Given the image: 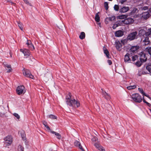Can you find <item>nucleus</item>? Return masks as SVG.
<instances>
[{
	"label": "nucleus",
	"mask_w": 151,
	"mask_h": 151,
	"mask_svg": "<svg viewBox=\"0 0 151 151\" xmlns=\"http://www.w3.org/2000/svg\"><path fill=\"white\" fill-rule=\"evenodd\" d=\"M95 20L97 22H99L100 21V18L98 14V13H97L96 14L95 17Z\"/></svg>",
	"instance_id": "obj_25"
},
{
	"label": "nucleus",
	"mask_w": 151,
	"mask_h": 151,
	"mask_svg": "<svg viewBox=\"0 0 151 151\" xmlns=\"http://www.w3.org/2000/svg\"><path fill=\"white\" fill-rule=\"evenodd\" d=\"M103 50L104 51V53L105 54L106 56L108 58H109V53L108 50L106 49V48L104 46L103 47Z\"/></svg>",
	"instance_id": "obj_20"
},
{
	"label": "nucleus",
	"mask_w": 151,
	"mask_h": 151,
	"mask_svg": "<svg viewBox=\"0 0 151 151\" xmlns=\"http://www.w3.org/2000/svg\"><path fill=\"white\" fill-rule=\"evenodd\" d=\"M142 42L143 43V45H150V41L149 40V38L147 37H145L144 39L143 40Z\"/></svg>",
	"instance_id": "obj_14"
},
{
	"label": "nucleus",
	"mask_w": 151,
	"mask_h": 151,
	"mask_svg": "<svg viewBox=\"0 0 151 151\" xmlns=\"http://www.w3.org/2000/svg\"><path fill=\"white\" fill-rule=\"evenodd\" d=\"M139 57L140 60L142 62H146L147 60V57L146 55L144 52H141L139 54Z\"/></svg>",
	"instance_id": "obj_5"
},
{
	"label": "nucleus",
	"mask_w": 151,
	"mask_h": 151,
	"mask_svg": "<svg viewBox=\"0 0 151 151\" xmlns=\"http://www.w3.org/2000/svg\"><path fill=\"white\" fill-rule=\"evenodd\" d=\"M20 51L24 54V55L26 56V58L28 57L30 55V52L27 49H20Z\"/></svg>",
	"instance_id": "obj_8"
},
{
	"label": "nucleus",
	"mask_w": 151,
	"mask_h": 151,
	"mask_svg": "<svg viewBox=\"0 0 151 151\" xmlns=\"http://www.w3.org/2000/svg\"><path fill=\"white\" fill-rule=\"evenodd\" d=\"M145 51L151 56V47H146L145 50Z\"/></svg>",
	"instance_id": "obj_21"
},
{
	"label": "nucleus",
	"mask_w": 151,
	"mask_h": 151,
	"mask_svg": "<svg viewBox=\"0 0 151 151\" xmlns=\"http://www.w3.org/2000/svg\"><path fill=\"white\" fill-rule=\"evenodd\" d=\"M107 62L110 65H111L112 64V62L111 60H108Z\"/></svg>",
	"instance_id": "obj_49"
},
{
	"label": "nucleus",
	"mask_w": 151,
	"mask_h": 151,
	"mask_svg": "<svg viewBox=\"0 0 151 151\" xmlns=\"http://www.w3.org/2000/svg\"><path fill=\"white\" fill-rule=\"evenodd\" d=\"M142 63H143V62H142L140 60H138L136 63H135V65L138 66L140 67L142 64Z\"/></svg>",
	"instance_id": "obj_28"
},
{
	"label": "nucleus",
	"mask_w": 151,
	"mask_h": 151,
	"mask_svg": "<svg viewBox=\"0 0 151 151\" xmlns=\"http://www.w3.org/2000/svg\"><path fill=\"white\" fill-rule=\"evenodd\" d=\"M143 96H145L147 97L149 96L147 94H146L145 93L143 94Z\"/></svg>",
	"instance_id": "obj_56"
},
{
	"label": "nucleus",
	"mask_w": 151,
	"mask_h": 151,
	"mask_svg": "<svg viewBox=\"0 0 151 151\" xmlns=\"http://www.w3.org/2000/svg\"><path fill=\"white\" fill-rule=\"evenodd\" d=\"M145 104H146L147 105L149 106V107H150L151 106V104H150L149 103H148V102H147H147L145 103Z\"/></svg>",
	"instance_id": "obj_53"
},
{
	"label": "nucleus",
	"mask_w": 151,
	"mask_h": 151,
	"mask_svg": "<svg viewBox=\"0 0 151 151\" xmlns=\"http://www.w3.org/2000/svg\"><path fill=\"white\" fill-rule=\"evenodd\" d=\"M137 34V32H133L128 35L127 37V39L130 40H134L136 38Z\"/></svg>",
	"instance_id": "obj_7"
},
{
	"label": "nucleus",
	"mask_w": 151,
	"mask_h": 151,
	"mask_svg": "<svg viewBox=\"0 0 151 151\" xmlns=\"http://www.w3.org/2000/svg\"><path fill=\"white\" fill-rule=\"evenodd\" d=\"M116 19V17L115 16H112L109 18V20L110 21H112Z\"/></svg>",
	"instance_id": "obj_38"
},
{
	"label": "nucleus",
	"mask_w": 151,
	"mask_h": 151,
	"mask_svg": "<svg viewBox=\"0 0 151 151\" xmlns=\"http://www.w3.org/2000/svg\"><path fill=\"white\" fill-rule=\"evenodd\" d=\"M45 127L47 129V130L48 131H49L51 133V132H52L53 131H52L50 129V127L47 126V125Z\"/></svg>",
	"instance_id": "obj_43"
},
{
	"label": "nucleus",
	"mask_w": 151,
	"mask_h": 151,
	"mask_svg": "<svg viewBox=\"0 0 151 151\" xmlns=\"http://www.w3.org/2000/svg\"><path fill=\"white\" fill-rule=\"evenodd\" d=\"M138 91L141 93L143 95L144 94L145 92H144L143 89L141 88H138Z\"/></svg>",
	"instance_id": "obj_40"
},
{
	"label": "nucleus",
	"mask_w": 151,
	"mask_h": 151,
	"mask_svg": "<svg viewBox=\"0 0 151 151\" xmlns=\"http://www.w3.org/2000/svg\"><path fill=\"white\" fill-rule=\"evenodd\" d=\"M101 24L100 23H99L98 25L99 26L101 27Z\"/></svg>",
	"instance_id": "obj_57"
},
{
	"label": "nucleus",
	"mask_w": 151,
	"mask_h": 151,
	"mask_svg": "<svg viewBox=\"0 0 151 151\" xmlns=\"http://www.w3.org/2000/svg\"><path fill=\"white\" fill-rule=\"evenodd\" d=\"M10 1L9 0H4L3 2L4 4H6L8 2H9Z\"/></svg>",
	"instance_id": "obj_47"
},
{
	"label": "nucleus",
	"mask_w": 151,
	"mask_h": 151,
	"mask_svg": "<svg viewBox=\"0 0 151 151\" xmlns=\"http://www.w3.org/2000/svg\"><path fill=\"white\" fill-rule=\"evenodd\" d=\"M48 117L49 118L53 119H56L57 117L56 116L52 114H50L48 116Z\"/></svg>",
	"instance_id": "obj_32"
},
{
	"label": "nucleus",
	"mask_w": 151,
	"mask_h": 151,
	"mask_svg": "<svg viewBox=\"0 0 151 151\" xmlns=\"http://www.w3.org/2000/svg\"><path fill=\"white\" fill-rule=\"evenodd\" d=\"M101 90L102 91V95L107 100L109 99L110 98V97L108 93H106L105 91H103L102 88L101 89Z\"/></svg>",
	"instance_id": "obj_17"
},
{
	"label": "nucleus",
	"mask_w": 151,
	"mask_h": 151,
	"mask_svg": "<svg viewBox=\"0 0 151 151\" xmlns=\"http://www.w3.org/2000/svg\"><path fill=\"white\" fill-rule=\"evenodd\" d=\"M19 148H20V151H24V147L21 145H19Z\"/></svg>",
	"instance_id": "obj_44"
},
{
	"label": "nucleus",
	"mask_w": 151,
	"mask_h": 151,
	"mask_svg": "<svg viewBox=\"0 0 151 151\" xmlns=\"http://www.w3.org/2000/svg\"><path fill=\"white\" fill-rule=\"evenodd\" d=\"M148 9V8L147 6H145L143 7H142V9L143 10H147Z\"/></svg>",
	"instance_id": "obj_46"
},
{
	"label": "nucleus",
	"mask_w": 151,
	"mask_h": 151,
	"mask_svg": "<svg viewBox=\"0 0 151 151\" xmlns=\"http://www.w3.org/2000/svg\"><path fill=\"white\" fill-rule=\"evenodd\" d=\"M31 42L30 40H27V42L26 43V44L27 45V46L30 45L31 44Z\"/></svg>",
	"instance_id": "obj_45"
},
{
	"label": "nucleus",
	"mask_w": 151,
	"mask_h": 151,
	"mask_svg": "<svg viewBox=\"0 0 151 151\" xmlns=\"http://www.w3.org/2000/svg\"><path fill=\"white\" fill-rule=\"evenodd\" d=\"M132 99L136 102L140 103L142 101V97L138 93L133 94L131 96Z\"/></svg>",
	"instance_id": "obj_2"
},
{
	"label": "nucleus",
	"mask_w": 151,
	"mask_h": 151,
	"mask_svg": "<svg viewBox=\"0 0 151 151\" xmlns=\"http://www.w3.org/2000/svg\"><path fill=\"white\" fill-rule=\"evenodd\" d=\"M94 145L96 147L98 148L99 149H99L100 148L102 147L100 145L96 143Z\"/></svg>",
	"instance_id": "obj_39"
},
{
	"label": "nucleus",
	"mask_w": 151,
	"mask_h": 151,
	"mask_svg": "<svg viewBox=\"0 0 151 151\" xmlns=\"http://www.w3.org/2000/svg\"><path fill=\"white\" fill-rule=\"evenodd\" d=\"M114 9L116 11H119V5L116 4L114 6Z\"/></svg>",
	"instance_id": "obj_33"
},
{
	"label": "nucleus",
	"mask_w": 151,
	"mask_h": 151,
	"mask_svg": "<svg viewBox=\"0 0 151 151\" xmlns=\"http://www.w3.org/2000/svg\"><path fill=\"white\" fill-rule=\"evenodd\" d=\"M28 47L30 50H33L35 49L33 45L32 44V42L31 43V44Z\"/></svg>",
	"instance_id": "obj_35"
},
{
	"label": "nucleus",
	"mask_w": 151,
	"mask_h": 151,
	"mask_svg": "<svg viewBox=\"0 0 151 151\" xmlns=\"http://www.w3.org/2000/svg\"><path fill=\"white\" fill-rule=\"evenodd\" d=\"M137 59H138V57L137 55H135L132 57V59L133 61H134Z\"/></svg>",
	"instance_id": "obj_36"
},
{
	"label": "nucleus",
	"mask_w": 151,
	"mask_h": 151,
	"mask_svg": "<svg viewBox=\"0 0 151 151\" xmlns=\"http://www.w3.org/2000/svg\"><path fill=\"white\" fill-rule=\"evenodd\" d=\"M3 113V110L0 107V115L2 114Z\"/></svg>",
	"instance_id": "obj_54"
},
{
	"label": "nucleus",
	"mask_w": 151,
	"mask_h": 151,
	"mask_svg": "<svg viewBox=\"0 0 151 151\" xmlns=\"http://www.w3.org/2000/svg\"><path fill=\"white\" fill-rule=\"evenodd\" d=\"M43 124L44 125L45 127V126H47V123L46 121H44L43 122Z\"/></svg>",
	"instance_id": "obj_51"
},
{
	"label": "nucleus",
	"mask_w": 151,
	"mask_h": 151,
	"mask_svg": "<svg viewBox=\"0 0 151 151\" xmlns=\"http://www.w3.org/2000/svg\"><path fill=\"white\" fill-rule=\"evenodd\" d=\"M74 144L76 146L78 147L82 151H85L82 147L79 142L77 140L75 141L74 142Z\"/></svg>",
	"instance_id": "obj_13"
},
{
	"label": "nucleus",
	"mask_w": 151,
	"mask_h": 151,
	"mask_svg": "<svg viewBox=\"0 0 151 151\" xmlns=\"http://www.w3.org/2000/svg\"><path fill=\"white\" fill-rule=\"evenodd\" d=\"M104 6L105 8V9L106 10H108V4L107 2H105L104 3Z\"/></svg>",
	"instance_id": "obj_37"
},
{
	"label": "nucleus",
	"mask_w": 151,
	"mask_h": 151,
	"mask_svg": "<svg viewBox=\"0 0 151 151\" xmlns=\"http://www.w3.org/2000/svg\"><path fill=\"white\" fill-rule=\"evenodd\" d=\"M144 74V73L142 71V70H141L139 71L137 75L139 76H141L142 74Z\"/></svg>",
	"instance_id": "obj_41"
},
{
	"label": "nucleus",
	"mask_w": 151,
	"mask_h": 151,
	"mask_svg": "<svg viewBox=\"0 0 151 151\" xmlns=\"http://www.w3.org/2000/svg\"><path fill=\"white\" fill-rule=\"evenodd\" d=\"M129 54L127 53L125 55L124 58V60L125 62H128L130 63L131 62V60L129 57Z\"/></svg>",
	"instance_id": "obj_19"
},
{
	"label": "nucleus",
	"mask_w": 151,
	"mask_h": 151,
	"mask_svg": "<svg viewBox=\"0 0 151 151\" xmlns=\"http://www.w3.org/2000/svg\"><path fill=\"white\" fill-rule=\"evenodd\" d=\"M150 111L151 112V109H150Z\"/></svg>",
	"instance_id": "obj_59"
},
{
	"label": "nucleus",
	"mask_w": 151,
	"mask_h": 151,
	"mask_svg": "<svg viewBox=\"0 0 151 151\" xmlns=\"http://www.w3.org/2000/svg\"><path fill=\"white\" fill-rule=\"evenodd\" d=\"M25 87L23 85L19 86L16 89V92L18 95H20L24 93L25 92L24 90Z\"/></svg>",
	"instance_id": "obj_4"
},
{
	"label": "nucleus",
	"mask_w": 151,
	"mask_h": 151,
	"mask_svg": "<svg viewBox=\"0 0 151 151\" xmlns=\"http://www.w3.org/2000/svg\"><path fill=\"white\" fill-rule=\"evenodd\" d=\"M13 115L15 117H16L17 119H19L20 118L19 116L17 113H14V114H13Z\"/></svg>",
	"instance_id": "obj_42"
},
{
	"label": "nucleus",
	"mask_w": 151,
	"mask_h": 151,
	"mask_svg": "<svg viewBox=\"0 0 151 151\" xmlns=\"http://www.w3.org/2000/svg\"><path fill=\"white\" fill-rule=\"evenodd\" d=\"M9 2L12 5H13L14 6H15L16 4L13 2H12L11 0H10L9 1Z\"/></svg>",
	"instance_id": "obj_52"
},
{
	"label": "nucleus",
	"mask_w": 151,
	"mask_h": 151,
	"mask_svg": "<svg viewBox=\"0 0 151 151\" xmlns=\"http://www.w3.org/2000/svg\"><path fill=\"white\" fill-rule=\"evenodd\" d=\"M3 65L5 68H7L9 69L7 71V72L10 73L11 72L12 68L11 65L7 64L5 62L3 63Z\"/></svg>",
	"instance_id": "obj_16"
},
{
	"label": "nucleus",
	"mask_w": 151,
	"mask_h": 151,
	"mask_svg": "<svg viewBox=\"0 0 151 151\" xmlns=\"http://www.w3.org/2000/svg\"><path fill=\"white\" fill-rule=\"evenodd\" d=\"M127 17V15H122L118 16V18L119 19H122L126 18Z\"/></svg>",
	"instance_id": "obj_27"
},
{
	"label": "nucleus",
	"mask_w": 151,
	"mask_h": 151,
	"mask_svg": "<svg viewBox=\"0 0 151 151\" xmlns=\"http://www.w3.org/2000/svg\"><path fill=\"white\" fill-rule=\"evenodd\" d=\"M142 100H143V102L145 103L147 102V101H145V99H144V97H143V99H142Z\"/></svg>",
	"instance_id": "obj_55"
},
{
	"label": "nucleus",
	"mask_w": 151,
	"mask_h": 151,
	"mask_svg": "<svg viewBox=\"0 0 151 151\" xmlns=\"http://www.w3.org/2000/svg\"><path fill=\"white\" fill-rule=\"evenodd\" d=\"M146 32L144 29H141L139 31V34L140 36L143 35L145 34L146 35Z\"/></svg>",
	"instance_id": "obj_24"
},
{
	"label": "nucleus",
	"mask_w": 151,
	"mask_h": 151,
	"mask_svg": "<svg viewBox=\"0 0 151 151\" xmlns=\"http://www.w3.org/2000/svg\"><path fill=\"white\" fill-rule=\"evenodd\" d=\"M85 37V34L84 32H81L79 36V38L80 39L83 40L84 39Z\"/></svg>",
	"instance_id": "obj_23"
},
{
	"label": "nucleus",
	"mask_w": 151,
	"mask_h": 151,
	"mask_svg": "<svg viewBox=\"0 0 151 151\" xmlns=\"http://www.w3.org/2000/svg\"><path fill=\"white\" fill-rule=\"evenodd\" d=\"M51 133L52 134H55V135L56 136V137L58 139H60L61 138V136L59 133L56 132L55 131L51 132Z\"/></svg>",
	"instance_id": "obj_22"
},
{
	"label": "nucleus",
	"mask_w": 151,
	"mask_h": 151,
	"mask_svg": "<svg viewBox=\"0 0 151 151\" xmlns=\"http://www.w3.org/2000/svg\"><path fill=\"white\" fill-rule=\"evenodd\" d=\"M97 138L96 137H94L92 139V141H96Z\"/></svg>",
	"instance_id": "obj_50"
},
{
	"label": "nucleus",
	"mask_w": 151,
	"mask_h": 151,
	"mask_svg": "<svg viewBox=\"0 0 151 151\" xmlns=\"http://www.w3.org/2000/svg\"><path fill=\"white\" fill-rule=\"evenodd\" d=\"M72 95L70 93H69L65 97L66 102L67 104L70 106H76L78 107L80 104L78 100L71 98Z\"/></svg>",
	"instance_id": "obj_1"
},
{
	"label": "nucleus",
	"mask_w": 151,
	"mask_h": 151,
	"mask_svg": "<svg viewBox=\"0 0 151 151\" xmlns=\"http://www.w3.org/2000/svg\"><path fill=\"white\" fill-rule=\"evenodd\" d=\"M137 10V9L136 8L134 9L131 12L130 14L131 15H132L134 14Z\"/></svg>",
	"instance_id": "obj_31"
},
{
	"label": "nucleus",
	"mask_w": 151,
	"mask_h": 151,
	"mask_svg": "<svg viewBox=\"0 0 151 151\" xmlns=\"http://www.w3.org/2000/svg\"><path fill=\"white\" fill-rule=\"evenodd\" d=\"M24 75L27 77H29L31 79H33L34 76L31 74L30 71L28 69H25L24 68L22 70Z\"/></svg>",
	"instance_id": "obj_3"
},
{
	"label": "nucleus",
	"mask_w": 151,
	"mask_h": 151,
	"mask_svg": "<svg viewBox=\"0 0 151 151\" xmlns=\"http://www.w3.org/2000/svg\"><path fill=\"white\" fill-rule=\"evenodd\" d=\"M115 36L117 37H121L124 35L123 31L121 30H119L115 32Z\"/></svg>",
	"instance_id": "obj_15"
},
{
	"label": "nucleus",
	"mask_w": 151,
	"mask_h": 151,
	"mask_svg": "<svg viewBox=\"0 0 151 151\" xmlns=\"http://www.w3.org/2000/svg\"><path fill=\"white\" fill-rule=\"evenodd\" d=\"M134 22V20L131 18H128L124 19L123 21L124 23L126 24H131Z\"/></svg>",
	"instance_id": "obj_9"
},
{
	"label": "nucleus",
	"mask_w": 151,
	"mask_h": 151,
	"mask_svg": "<svg viewBox=\"0 0 151 151\" xmlns=\"http://www.w3.org/2000/svg\"><path fill=\"white\" fill-rule=\"evenodd\" d=\"M148 98L150 99H151V97L149 96Z\"/></svg>",
	"instance_id": "obj_58"
},
{
	"label": "nucleus",
	"mask_w": 151,
	"mask_h": 151,
	"mask_svg": "<svg viewBox=\"0 0 151 151\" xmlns=\"http://www.w3.org/2000/svg\"><path fill=\"white\" fill-rule=\"evenodd\" d=\"M150 16V14L148 12H145L142 14V17L146 19L149 17Z\"/></svg>",
	"instance_id": "obj_18"
},
{
	"label": "nucleus",
	"mask_w": 151,
	"mask_h": 151,
	"mask_svg": "<svg viewBox=\"0 0 151 151\" xmlns=\"http://www.w3.org/2000/svg\"><path fill=\"white\" fill-rule=\"evenodd\" d=\"M18 24L19 27L20 29L22 30H23V25L22 23L20 22H18Z\"/></svg>",
	"instance_id": "obj_34"
},
{
	"label": "nucleus",
	"mask_w": 151,
	"mask_h": 151,
	"mask_svg": "<svg viewBox=\"0 0 151 151\" xmlns=\"http://www.w3.org/2000/svg\"><path fill=\"white\" fill-rule=\"evenodd\" d=\"M136 87V86L134 85L132 86H130L127 87V88L129 90L133 89L135 88Z\"/></svg>",
	"instance_id": "obj_26"
},
{
	"label": "nucleus",
	"mask_w": 151,
	"mask_h": 151,
	"mask_svg": "<svg viewBox=\"0 0 151 151\" xmlns=\"http://www.w3.org/2000/svg\"><path fill=\"white\" fill-rule=\"evenodd\" d=\"M146 69L150 73H151V64L149 65L146 67Z\"/></svg>",
	"instance_id": "obj_29"
},
{
	"label": "nucleus",
	"mask_w": 151,
	"mask_h": 151,
	"mask_svg": "<svg viewBox=\"0 0 151 151\" xmlns=\"http://www.w3.org/2000/svg\"><path fill=\"white\" fill-rule=\"evenodd\" d=\"M4 139V143L7 144V145H11L12 142V136L10 135L6 136Z\"/></svg>",
	"instance_id": "obj_6"
},
{
	"label": "nucleus",
	"mask_w": 151,
	"mask_h": 151,
	"mask_svg": "<svg viewBox=\"0 0 151 151\" xmlns=\"http://www.w3.org/2000/svg\"><path fill=\"white\" fill-rule=\"evenodd\" d=\"M129 9L128 6H124L121 7L119 10V12L121 13L126 12Z\"/></svg>",
	"instance_id": "obj_10"
},
{
	"label": "nucleus",
	"mask_w": 151,
	"mask_h": 151,
	"mask_svg": "<svg viewBox=\"0 0 151 151\" xmlns=\"http://www.w3.org/2000/svg\"><path fill=\"white\" fill-rule=\"evenodd\" d=\"M99 150L101 151H105L104 147L102 146L100 148V149Z\"/></svg>",
	"instance_id": "obj_48"
},
{
	"label": "nucleus",
	"mask_w": 151,
	"mask_h": 151,
	"mask_svg": "<svg viewBox=\"0 0 151 151\" xmlns=\"http://www.w3.org/2000/svg\"><path fill=\"white\" fill-rule=\"evenodd\" d=\"M115 45L116 49L119 51L121 50L122 45L121 42L119 41H116Z\"/></svg>",
	"instance_id": "obj_11"
},
{
	"label": "nucleus",
	"mask_w": 151,
	"mask_h": 151,
	"mask_svg": "<svg viewBox=\"0 0 151 151\" xmlns=\"http://www.w3.org/2000/svg\"><path fill=\"white\" fill-rule=\"evenodd\" d=\"M139 48V46L137 45L132 46L130 49V52L133 53L136 52Z\"/></svg>",
	"instance_id": "obj_12"
},
{
	"label": "nucleus",
	"mask_w": 151,
	"mask_h": 151,
	"mask_svg": "<svg viewBox=\"0 0 151 151\" xmlns=\"http://www.w3.org/2000/svg\"><path fill=\"white\" fill-rule=\"evenodd\" d=\"M150 35H151V28L149 29L146 33V36H149Z\"/></svg>",
	"instance_id": "obj_30"
}]
</instances>
